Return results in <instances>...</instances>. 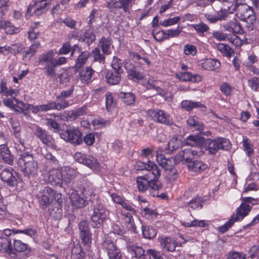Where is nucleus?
I'll use <instances>...</instances> for the list:
<instances>
[{
	"instance_id": "1",
	"label": "nucleus",
	"mask_w": 259,
	"mask_h": 259,
	"mask_svg": "<svg viewBox=\"0 0 259 259\" xmlns=\"http://www.w3.org/2000/svg\"><path fill=\"white\" fill-rule=\"evenodd\" d=\"M93 197L91 204L93 210L91 215V225L94 228H100L109 218V211L98 196L94 194Z\"/></svg>"
},
{
	"instance_id": "2",
	"label": "nucleus",
	"mask_w": 259,
	"mask_h": 259,
	"mask_svg": "<svg viewBox=\"0 0 259 259\" xmlns=\"http://www.w3.org/2000/svg\"><path fill=\"white\" fill-rule=\"evenodd\" d=\"M18 165L24 177L30 178L37 175L38 169V162L33 154L24 152L19 156Z\"/></svg>"
},
{
	"instance_id": "3",
	"label": "nucleus",
	"mask_w": 259,
	"mask_h": 259,
	"mask_svg": "<svg viewBox=\"0 0 259 259\" xmlns=\"http://www.w3.org/2000/svg\"><path fill=\"white\" fill-rule=\"evenodd\" d=\"M237 13V17L246 23V27L249 30L253 29V24L256 20V17L253 9L245 4L240 2L233 9Z\"/></svg>"
},
{
	"instance_id": "4",
	"label": "nucleus",
	"mask_w": 259,
	"mask_h": 259,
	"mask_svg": "<svg viewBox=\"0 0 259 259\" xmlns=\"http://www.w3.org/2000/svg\"><path fill=\"white\" fill-rule=\"evenodd\" d=\"M60 137L73 146L82 144V134L77 128L71 127L66 128L60 134Z\"/></svg>"
},
{
	"instance_id": "5",
	"label": "nucleus",
	"mask_w": 259,
	"mask_h": 259,
	"mask_svg": "<svg viewBox=\"0 0 259 259\" xmlns=\"http://www.w3.org/2000/svg\"><path fill=\"white\" fill-rule=\"evenodd\" d=\"M0 178L7 186L14 187L18 183V175L12 167L0 165Z\"/></svg>"
},
{
	"instance_id": "6",
	"label": "nucleus",
	"mask_w": 259,
	"mask_h": 259,
	"mask_svg": "<svg viewBox=\"0 0 259 259\" xmlns=\"http://www.w3.org/2000/svg\"><path fill=\"white\" fill-rule=\"evenodd\" d=\"M242 203L236 210V219L242 220L248 215L250 211L252 205L258 203V199H254L250 197H241Z\"/></svg>"
},
{
	"instance_id": "7",
	"label": "nucleus",
	"mask_w": 259,
	"mask_h": 259,
	"mask_svg": "<svg viewBox=\"0 0 259 259\" xmlns=\"http://www.w3.org/2000/svg\"><path fill=\"white\" fill-rule=\"evenodd\" d=\"M207 150L212 154H215L219 150H227L230 148L229 140L224 138H218L213 140L207 139L206 142Z\"/></svg>"
},
{
	"instance_id": "8",
	"label": "nucleus",
	"mask_w": 259,
	"mask_h": 259,
	"mask_svg": "<svg viewBox=\"0 0 259 259\" xmlns=\"http://www.w3.org/2000/svg\"><path fill=\"white\" fill-rule=\"evenodd\" d=\"M34 135L47 146L52 149L58 150L54 138L45 130L39 126H36L34 131Z\"/></svg>"
},
{
	"instance_id": "9",
	"label": "nucleus",
	"mask_w": 259,
	"mask_h": 259,
	"mask_svg": "<svg viewBox=\"0 0 259 259\" xmlns=\"http://www.w3.org/2000/svg\"><path fill=\"white\" fill-rule=\"evenodd\" d=\"M147 114L156 122L165 125H171L173 123L170 115L162 110L149 109L147 111Z\"/></svg>"
},
{
	"instance_id": "10",
	"label": "nucleus",
	"mask_w": 259,
	"mask_h": 259,
	"mask_svg": "<svg viewBox=\"0 0 259 259\" xmlns=\"http://www.w3.org/2000/svg\"><path fill=\"white\" fill-rule=\"evenodd\" d=\"M93 194L92 192L85 189L82 192V197L77 193H73L70 197L72 204L76 208H82L89 204V201H92Z\"/></svg>"
},
{
	"instance_id": "11",
	"label": "nucleus",
	"mask_w": 259,
	"mask_h": 259,
	"mask_svg": "<svg viewBox=\"0 0 259 259\" xmlns=\"http://www.w3.org/2000/svg\"><path fill=\"white\" fill-rule=\"evenodd\" d=\"M38 196V202L41 208L45 209L53 202L54 190L52 188L45 187L40 192Z\"/></svg>"
},
{
	"instance_id": "12",
	"label": "nucleus",
	"mask_w": 259,
	"mask_h": 259,
	"mask_svg": "<svg viewBox=\"0 0 259 259\" xmlns=\"http://www.w3.org/2000/svg\"><path fill=\"white\" fill-rule=\"evenodd\" d=\"M73 157L78 163L84 164L91 169H96L99 167V163L98 160L92 156L87 155L80 152H76Z\"/></svg>"
},
{
	"instance_id": "13",
	"label": "nucleus",
	"mask_w": 259,
	"mask_h": 259,
	"mask_svg": "<svg viewBox=\"0 0 259 259\" xmlns=\"http://www.w3.org/2000/svg\"><path fill=\"white\" fill-rule=\"evenodd\" d=\"M102 247L110 259H121L122 255L120 251L112 240H105L102 243Z\"/></svg>"
},
{
	"instance_id": "14",
	"label": "nucleus",
	"mask_w": 259,
	"mask_h": 259,
	"mask_svg": "<svg viewBox=\"0 0 259 259\" xmlns=\"http://www.w3.org/2000/svg\"><path fill=\"white\" fill-rule=\"evenodd\" d=\"M133 0H111L108 2L107 7L110 12L122 9L124 12H129Z\"/></svg>"
},
{
	"instance_id": "15",
	"label": "nucleus",
	"mask_w": 259,
	"mask_h": 259,
	"mask_svg": "<svg viewBox=\"0 0 259 259\" xmlns=\"http://www.w3.org/2000/svg\"><path fill=\"white\" fill-rule=\"evenodd\" d=\"M161 248L164 251L173 252L178 245L176 240L170 237H161L158 238Z\"/></svg>"
},
{
	"instance_id": "16",
	"label": "nucleus",
	"mask_w": 259,
	"mask_h": 259,
	"mask_svg": "<svg viewBox=\"0 0 259 259\" xmlns=\"http://www.w3.org/2000/svg\"><path fill=\"white\" fill-rule=\"evenodd\" d=\"M0 252L7 253L12 258L17 257V253L14 251L11 239L9 238H2V241L0 242Z\"/></svg>"
},
{
	"instance_id": "17",
	"label": "nucleus",
	"mask_w": 259,
	"mask_h": 259,
	"mask_svg": "<svg viewBox=\"0 0 259 259\" xmlns=\"http://www.w3.org/2000/svg\"><path fill=\"white\" fill-rule=\"evenodd\" d=\"M127 73V77L129 79L135 81L143 79L144 75L141 73L139 68L133 65L132 63L127 64L125 66Z\"/></svg>"
},
{
	"instance_id": "18",
	"label": "nucleus",
	"mask_w": 259,
	"mask_h": 259,
	"mask_svg": "<svg viewBox=\"0 0 259 259\" xmlns=\"http://www.w3.org/2000/svg\"><path fill=\"white\" fill-rule=\"evenodd\" d=\"M52 203H53L54 205L56 206L57 208V211L55 213V214L54 215L53 211H54V209H51L50 211V215L55 219L57 220L61 217L62 214V210L61 208V204L62 203L61 194L56 193L54 191V197L53 202H52Z\"/></svg>"
},
{
	"instance_id": "19",
	"label": "nucleus",
	"mask_w": 259,
	"mask_h": 259,
	"mask_svg": "<svg viewBox=\"0 0 259 259\" xmlns=\"http://www.w3.org/2000/svg\"><path fill=\"white\" fill-rule=\"evenodd\" d=\"M156 160L158 163L165 170L172 171L175 166L174 158H166L162 154H157Z\"/></svg>"
},
{
	"instance_id": "20",
	"label": "nucleus",
	"mask_w": 259,
	"mask_h": 259,
	"mask_svg": "<svg viewBox=\"0 0 259 259\" xmlns=\"http://www.w3.org/2000/svg\"><path fill=\"white\" fill-rule=\"evenodd\" d=\"M199 65L205 70L212 71L219 68L221 63L216 59L206 58L200 61Z\"/></svg>"
},
{
	"instance_id": "21",
	"label": "nucleus",
	"mask_w": 259,
	"mask_h": 259,
	"mask_svg": "<svg viewBox=\"0 0 259 259\" xmlns=\"http://www.w3.org/2000/svg\"><path fill=\"white\" fill-rule=\"evenodd\" d=\"M131 212H126L124 210H121V220L123 221L126 227L131 231L136 232V227L135 225L134 218Z\"/></svg>"
},
{
	"instance_id": "22",
	"label": "nucleus",
	"mask_w": 259,
	"mask_h": 259,
	"mask_svg": "<svg viewBox=\"0 0 259 259\" xmlns=\"http://www.w3.org/2000/svg\"><path fill=\"white\" fill-rule=\"evenodd\" d=\"M14 159V157L11 154L9 148L5 145H1L0 160L8 164L12 165L13 164Z\"/></svg>"
},
{
	"instance_id": "23",
	"label": "nucleus",
	"mask_w": 259,
	"mask_h": 259,
	"mask_svg": "<svg viewBox=\"0 0 259 259\" xmlns=\"http://www.w3.org/2000/svg\"><path fill=\"white\" fill-rule=\"evenodd\" d=\"M228 14L229 13L227 10L221 9L217 11L214 15L207 13L204 14V17L209 22L215 23L219 21L225 20Z\"/></svg>"
},
{
	"instance_id": "24",
	"label": "nucleus",
	"mask_w": 259,
	"mask_h": 259,
	"mask_svg": "<svg viewBox=\"0 0 259 259\" xmlns=\"http://www.w3.org/2000/svg\"><path fill=\"white\" fill-rule=\"evenodd\" d=\"M127 249L132 257L138 259H147L148 253L145 254L144 250L140 246L135 245H129L127 246Z\"/></svg>"
},
{
	"instance_id": "25",
	"label": "nucleus",
	"mask_w": 259,
	"mask_h": 259,
	"mask_svg": "<svg viewBox=\"0 0 259 259\" xmlns=\"http://www.w3.org/2000/svg\"><path fill=\"white\" fill-rule=\"evenodd\" d=\"M112 39L110 37H102L99 41L98 46L105 55H109L111 53V47Z\"/></svg>"
},
{
	"instance_id": "26",
	"label": "nucleus",
	"mask_w": 259,
	"mask_h": 259,
	"mask_svg": "<svg viewBox=\"0 0 259 259\" xmlns=\"http://www.w3.org/2000/svg\"><path fill=\"white\" fill-rule=\"evenodd\" d=\"M148 174L145 175L150 179H159L161 175L160 169L154 162L148 161Z\"/></svg>"
},
{
	"instance_id": "27",
	"label": "nucleus",
	"mask_w": 259,
	"mask_h": 259,
	"mask_svg": "<svg viewBox=\"0 0 259 259\" xmlns=\"http://www.w3.org/2000/svg\"><path fill=\"white\" fill-rule=\"evenodd\" d=\"M183 144L181 139L178 137H174L172 138L167 144L165 148V153L170 154L174 151L178 149Z\"/></svg>"
},
{
	"instance_id": "28",
	"label": "nucleus",
	"mask_w": 259,
	"mask_h": 259,
	"mask_svg": "<svg viewBox=\"0 0 259 259\" xmlns=\"http://www.w3.org/2000/svg\"><path fill=\"white\" fill-rule=\"evenodd\" d=\"M51 110L56 109L61 110L68 107L70 105V103L66 100L65 98H60V96H57V101H52L49 102Z\"/></svg>"
},
{
	"instance_id": "29",
	"label": "nucleus",
	"mask_w": 259,
	"mask_h": 259,
	"mask_svg": "<svg viewBox=\"0 0 259 259\" xmlns=\"http://www.w3.org/2000/svg\"><path fill=\"white\" fill-rule=\"evenodd\" d=\"M50 182L55 185L61 186L63 184V171L58 169H55L52 171L49 177Z\"/></svg>"
},
{
	"instance_id": "30",
	"label": "nucleus",
	"mask_w": 259,
	"mask_h": 259,
	"mask_svg": "<svg viewBox=\"0 0 259 259\" xmlns=\"http://www.w3.org/2000/svg\"><path fill=\"white\" fill-rule=\"evenodd\" d=\"M121 74L114 71L107 70L105 74L106 81L110 85L117 84L121 79Z\"/></svg>"
},
{
	"instance_id": "31",
	"label": "nucleus",
	"mask_w": 259,
	"mask_h": 259,
	"mask_svg": "<svg viewBox=\"0 0 259 259\" xmlns=\"http://www.w3.org/2000/svg\"><path fill=\"white\" fill-rule=\"evenodd\" d=\"M158 179H149L148 190H149V194L153 197L158 196V191L162 187V184Z\"/></svg>"
},
{
	"instance_id": "32",
	"label": "nucleus",
	"mask_w": 259,
	"mask_h": 259,
	"mask_svg": "<svg viewBox=\"0 0 259 259\" xmlns=\"http://www.w3.org/2000/svg\"><path fill=\"white\" fill-rule=\"evenodd\" d=\"M187 167L189 170L193 172H200L204 170L207 167V165L200 160H193L187 164Z\"/></svg>"
},
{
	"instance_id": "33",
	"label": "nucleus",
	"mask_w": 259,
	"mask_h": 259,
	"mask_svg": "<svg viewBox=\"0 0 259 259\" xmlns=\"http://www.w3.org/2000/svg\"><path fill=\"white\" fill-rule=\"evenodd\" d=\"M121 101L126 105H133L136 102L135 95L131 92H121L118 94Z\"/></svg>"
},
{
	"instance_id": "34",
	"label": "nucleus",
	"mask_w": 259,
	"mask_h": 259,
	"mask_svg": "<svg viewBox=\"0 0 259 259\" xmlns=\"http://www.w3.org/2000/svg\"><path fill=\"white\" fill-rule=\"evenodd\" d=\"M94 70L91 67L82 69L79 72L80 79L82 83L88 84L91 81L94 73Z\"/></svg>"
},
{
	"instance_id": "35",
	"label": "nucleus",
	"mask_w": 259,
	"mask_h": 259,
	"mask_svg": "<svg viewBox=\"0 0 259 259\" xmlns=\"http://www.w3.org/2000/svg\"><path fill=\"white\" fill-rule=\"evenodd\" d=\"M203 142V138L197 136H190L185 139L184 144L191 147H199Z\"/></svg>"
},
{
	"instance_id": "36",
	"label": "nucleus",
	"mask_w": 259,
	"mask_h": 259,
	"mask_svg": "<svg viewBox=\"0 0 259 259\" xmlns=\"http://www.w3.org/2000/svg\"><path fill=\"white\" fill-rule=\"evenodd\" d=\"M63 184L68 185L75 177V171L73 168L66 167L63 171Z\"/></svg>"
},
{
	"instance_id": "37",
	"label": "nucleus",
	"mask_w": 259,
	"mask_h": 259,
	"mask_svg": "<svg viewBox=\"0 0 259 259\" xmlns=\"http://www.w3.org/2000/svg\"><path fill=\"white\" fill-rule=\"evenodd\" d=\"M149 179L146 175L137 178L138 188L140 192H144L148 189Z\"/></svg>"
},
{
	"instance_id": "38",
	"label": "nucleus",
	"mask_w": 259,
	"mask_h": 259,
	"mask_svg": "<svg viewBox=\"0 0 259 259\" xmlns=\"http://www.w3.org/2000/svg\"><path fill=\"white\" fill-rule=\"evenodd\" d=\"M40 47V44L39 41L34 42L30 47L23 52V59H30L37 52V49Z\"/></svg>"
},
{
	"instance_id": "39",
	"label": "nucleus",
	"mask_w": 259,
	"mask_h": 259,
	"mask_svg": "<svg viewBox=\"0 0 259 259\" xmlns=\"http://www.w3.org/2000/svg\"><path fill=\"white\" fill-rule=\"evenodd\" d=\"M223 26L225 30L232 33H241L243 32L240 24L236 22H231L226 23Z\"/></svg>"
},
{
	"instance_id": "40",
	"label": "nucleus",
	"mask_w": 259,
	"mask_h": 259,
	"mask_svg": "<svg viewBox=\"0 0 259 259\" xmlns=\"http://www.w3.org/2000/svg\"><path fill=\"white\" fill-rule=\"evenodd\" d=\"M181 105L182 108L185 109L187 111H191L194 108L205 107V105L201 102H192L189 100L183 101Z\"/></svg>"
},
{
	"instance_id": "41",
	"label": "nucleus",
	"mask_w": 259,
	"mask_h": 259,
	"mask_svg": "<svg viewBox=\"0 0 259 259\" xmlns=\"http://www.w3.org/2000/svg\"><path fill=\"white\" fill-rule=\"evenodd\" d=\"M46 124L48 126L49 129L52 130L54 133H58L61 130V127L60 124L58 123L59 120H57V118H55L54 115V118H46Z\"/></svg>"
},
{
	"instance_id": "42",
	"label": "nucleus",
	"mask_w": 259,
	"mask_h": 259,
	"mask_svg": "<svg viewBox=\"0 0 259 259\" xmlns=\"http://www.w3.org/2000/svg\"><path fill=\"white\" fill-rule=\"evenodd\" d=\"M217 48L224 56L228 58H230L234 53L233 50L227 44L219 43Z\"/></svg>"
},
{
	"instance_id": "43",
	"label": "nucleus",
	"mask_w": 259,
	"mask_h": 259,
	"mask_svg": "<svg viewBox=\"0 0 259 259\" xmlns=\"http://www.w3.org/2000/svg\"><path fill=\"white\" fill-rule=\"evenodd\" d=\"M105 54L101 53L98 47L95 48L90 53V56L93 58L94 62H98L104 64L105 61Z\"/></svg>"
},
{
	"instance_id": "44",
	"label": "nucleus",
	"mask_w": 259,
	"mask_h": 259,
	"mask_svg": "<svg viewBox=\"0 0 259 259\" xmlns=\"http://www.w3.org/2000/svg\"><path fill=\"white\" fill-rule=\"evenodd\" d=\"M106 108L108 111L112 110L116 105V101L111 92H107L105 95Z\"/></svg>"
},
{
	"instance_id": "45",
	"label": "nucleus",
	"mask_w": 259,
	"mask_h": 259,
	"mask_svg": "<svg viewBox=\"0 0 259 259\" xmlns=\"http://www.w3.org/2000/svg\"><path fill=\"white\" fill-rule=\"evenodd\" d=\"M142 230L144 237L149 239L154 238L157 234L156 230L152 226H142Z\"/></svg>"
},
{
	"instance_id": "46",
	"label": "nucleus",
	"mask_w": 259,
	"mask_h": 259,
	"mask_svg": "<svg viewBox=\"0 0 259 259\" xmlns=\"http://www.w3.org/2000/svg\"><path fill=\"white\" fill-rule=\"evenodd\" d=\"M92 234L91 232L79 235L81 242L83 244L84 249H86L87 250H89L91 248V244H92Z\"/></svg>"
},
{
	"instance_id": "47",
	"label": "nucleus",
	"mask_w": 259,
	"mask_h": 259,
	"mask_svg": "<svg viewBox=\"0 0 259 259\" xmlns=\"http://www.w3.org/2000/svg\"><path fill=\"white\" fill-rule=\"evenodd\" d=\"M90 56V53L88 51H84L81 52L79 55L75 62V67L77 68H80L86 63L89 57Z\"/></svg>"
},
{
	"instance_id": "48",
	"label": "nucleus",
	"mask_w": 259,
	"mask_h": 259,
	"mask_svg": "<svg viewBox=\"0 0 259 259\" xmlns=\"http://www.w3.org/2000/svg\"><path fill=\"white\" fill-rule=\"evenodd\" d=\"M14 251L17 253V258H18V253L24 252L25 251L29 252L27 245L19 240H15L14 241Z\"/></svg>"
},
{
	"instance_id": "49",
	"label": "nucleus",
	"mask_w": 259,
	"mask_h": 259,
	"mask_svg": "<svg viewBox=\"0 0 259 259\" xmlns=\"http://www.w3.org/2000/svg\"><path fill=\"white\" fill-rule=\"evenodd\" d=\"M243 147L248 156H251L254 153L253 149H252V145L250 143L249 139L245 136L243 137L242 140Z\"/></svg>"
},
{
	"instance_id": "50",
	"label": "nucleus",
	"mask_w": 259,
	"mask_h": 259,
	"mask_svg": "<svg viewBox=\"0 0 259 259\" xmlns=\"http://www.w3.org/2000/svg\"><path fill=\"white\" fill-rule=\"evenodd\" d=\"M183 151L184 155V159L187 164L190 161H193L192 159L195 156L198 155V151L191 149H184Z\"/></svg>"
},
{
	"instance_id": "51",
	"label": "nucleus",
	"mask_w": 259,
	"mask_h": 259,
	"mask_svg": "<svg viewBox=\"0 0 259 259\" xmlns=\"http://www.w3.org/2000/svg\"><path fill=\"white\" fill-rule=\"evenodd\" d=\"M29 109L31 110L32 113L35 114L39 112H47L51 110L50 103L47 104H42L35 106L31 105Z\"/></svg>"
},
{
	"instance_id": "52",
	"label": "nucleus",
	"mask_w": 259,
	"mask_h": 259,
	"mask_svg": "<svg viewBox=\"0 0 259 259\" xmlns=\"http://www.w3.org/2000/svg\"><path fill=\"white\" fill-rule=\"evenodd\" d=\"M3 25L2 29H5L7 34H13L19 32L18 28L15 27L9 21H6Z\"/></svg>"
},
{
	"instance_id": "53",
	"label": "nucleus",
	"mask_w": 259,
	"mask_h": 259,
	"mask_svg": "<svg viewBox=\"0 0 259 259\" xmlns=\"http://www.w3.org/2000/svg\"><path fill=\"white\" fill-rule=\"evenodd\" d=\"M54 57V52L52 50L49 52L42 54L39 56V62H47L49 63L51 62H54L53 58Z\"/></svg>"
},
{
	"instance_id": "54",
	"label": "nucleus",
	"mask_w": 259,
	"mask_h": 259,
	"mask_svg": "<svg viewBox=\"0 0 259 259\" xmlns=\"http://www.w3.org/2000/svg\"><path fill=\"white\" fill-rule=\"evenodd\" d=\"M112 71H114L122 74L123 70L121 68V60L117 57H113V61L111 64Z\"/></svg>"
},
{
	"instance_id": "55",
	"label": "nucleus",
	"mask_w": 259,
	"mask_h": 259,
	"mask_svg": "<svg viewBox=\"0 0 259 259\" xmlns=\"http://www.w3.org/2000/svg\"><path fill=\"white\" fill-rule=\"evenodd\" d=\"M202 200L201 197L197 196L195 198H193L189 202L185 204V206H188L192 209H196L198 207L201 208L202 205H201Z\"/></svg>"
},
{
	"instance_id": "56",
	"label": "nucleus",
	"mask_w": 259,
	"mask_h": 259,
	"mask_svg": "<svg viewBox=\"0 0 259 259\" xmlns=\"http://www.w3.org/2000/svg\"><path fill=\"white\" fill-rule=\"evenodd\" d=\"M96 39V35L92 30H87L84 32L83 41H85L88 45H91Z\"/></svg>"
},
{
	"instance_id": "57",
	"label": "nucleus",
	"mask_w": 259,
	"mask_h": 259,
	"mask_svg": "<svg viewBox=\"0 0 259 259\" xmlns=\"http://www.w3.org/2000/svg\"><path fill=\"white\" fill-rule=\"evenodd\" d=\"M236 34L237 33H232L231 35L228 34V37H227L226 39L235 46H240L243 44V40H241Z\"/></svg>"
},
{
	"instance_id": "58",
	"label": "nucleus",
	"mask_w": 259,
	"mask_h": 259,
	"mask_svg": "<svg viewBox=\"0 0 259 259\" xmlns=\"http://www.w3.org/2000/svg\"><path fill=\"white\" fill-rule=\"evenodd\" d=\"M152 35L154 39L158 42H161L167 39L166 32L163 30L155 32V30L154 29L152 31Z\"/></svg>"
},
{
	"instance_id": "59",
	"label": "nucleus",
	"mask_w": 259,
	"mask_h": 259,
	"mask_svg": "<svg viewBox=\"0 0 259 259\" xmlns=\"http://www.w3.org/2000/svg\"><path fill=\"white\" fill-rule=\"evenodd\" d=\"M56 65L54 62H51L48 63L45 67L46 73L49 76L54 77L56 75L55 68Z\"/></svg>"
},
{
	"instance_id": "60",
	"label": "nucleus",
	"mask_w": 259,
	"mask_h": 259,
	"mask_svg": "<svg viewBox=\"0 0 259 259\" xmlns=\"http://www.w3.org/2000/svg\"><path fill=\"white\" fill-rule=\"evenodd\" d=\"M248 86L254 92H259V78L253 77L248 80Z\"/></svg>"
},
{
	"instance_id": "61",
	"label": "nucleus",
	"mask_w": 259,
	"mask_h": 259,
	"mask_svg": "<svg viewBox=\"0 0 259 259\" xmlns=\"http://www.w3.org/2000/svg\"><path fill=\"white\" fill-rule=\"evenodd\" d=\"M193 27L199 34H203L209 29L208 26L202 22L193 25Z\"/></svg>"
},
{
	"instance_id": "62",
	"label": "nucleus",
	"mask_w": 259,
	"mask_h": 259,
	"mask_svg": "<svg viewBox=\"0 0 259 259\" xmlns=\"http://www.w3.org/2000/svg\"><path fill=\"white\" fill-rule=\"evenodd\" d=\"M236 219V217L235 218H232L229 220L227 222H226L224 225L220 227L218 229L219 232L221 233H224L227 232L229 228H230L234 224L235 221H237Z\"/></svg>"
},
{
	"instance_id": "63",
	"label": "nucleus",
	"mask_w": 259,
	"mask_h": 259,
	"mask_svg": "<svg viewBox=\"0 0 259 259\" xmlns=\"http://www.w3.org/2000/svg\"><path fill=\"white\" fill-rule=\"evenodd\" d=\"M78 229L79 230V235L91 232L89 223L85 220H82L79 222L78 224Z\"/></svg>"
},
{
	"instance_id": "64",
	"label": "nucleus",
	"mask_w": 259,
	"mask_h": 259,
	"mask_svg": "<svg viewBox=\"0 0 259 259\" xmlns=\"http://www.w3.org/2000/svg\"><path fill=\"white\" fill-rule=\"evenodd\" d=\"M71 50V45L69 41L64 43L62 47L59 49L57 54L58 55H66Z\"/></svg>"
}]
</instances>
